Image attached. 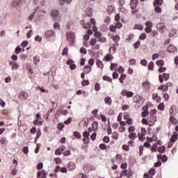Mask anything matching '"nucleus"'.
Returning a JSON list of instances; mask_svg holds the SVG:
<instances>
[{
	"label": "nucleus",
	"mask_w": 178,
	"mask_h": 178,
	"mask_svg": "<svg viewBox=\"0 0 178 178\" xmlns=\"http://www.w3.org/2000/svg\"><path fill=\"white\" fill-rule=\"evenodd\" d=\"M22 151H23L24 154H29V147H27V146L24 147V148L22 149Z\"/></svg>",
	"instance_id": "nucleus-63"
},
{
	"label": "nucleus",
	"mask_w": 178,
	"mask_h": 178,
	"mask_svg": "<svg viewBox=\"0 0 178 178\" xmlns=\"http://www.w3.org/2000/svg\"><path fill=\"white\" fill-rule=\"evenodd\" d=\"M0 143L1 145H3V144H8V140H6V138L2 137L0 140Z\"/></svg>",
	"instance_id": "nucleus-38"
},
{
	"label": "nucleus",
	"mask_w": 178,
	"mask_h": 178,
	"mask_svg": "<svg viewBox=\"0 0 178 178\" xmlns=\"http://www.w3.org/2000/svg\"><path fill=\"white\" fill-rule=\"evenodd\" d=\"M68 54H69V49L67 47H65L62 52L63 56L65 55H68Z\"/></svg>",
	"instance_id": "nucleus-43"
},
{
	"label": "nucleus",
	"mask_w": 178,
	"mask_h": 178,
	"mask_svg": "<svg viewBox=\"0 0 178 178\" xmlns=\"http://www.w3.org/2000/svg\"><path fill=\"white\" fill-rule=\"evenodd\" d=\"M130 8L131 9H136L137 8V0H131Z\"/></svg>",
	"instance_id": "nucleus-14"
},
{
	"label": "nucleus",
	"mask_w": 178,
	"mask_h": 178,
	"mask_svg": "<svg viewBox=\"0 0 178 178\" xmlns=\"http://www.w3.org/2000/svg\"><path fill=\"white\" fill-rule=\"evenodd\" d=\"M41 175H42V177ZM47 176H48V172H45V170L39 171L37 173V178H47Z\"/></svg>",
	"instance_id": "nucleus-7"
},
{
	"label": "nucleus",
	"mask_w": 178,
	"mask_h": 178,
	"mask_svg": "<svg viewBox=\"0 0 178 178\" xmlns=\"http://www.w3.org/2000/svg\"><path fill=\"white\" fill-rule=\"evenodd\" d=\"M66 63L70 66V69L71 70H75L76 66V64H74V61L72 59H69L67 60Z\"/></svg>",
	"instance_id": "nucleus-3"
},
{
	"label": "nucleus",
	"mask_w": 178,
	"mask_h": 178,
	"mask_svg": "<svg viewBox=\"0 0 178 178\" xmlns=\"http://www.w3.org/2000/svg\"><path fill=\"white\" fill-rule=\"evenodd\" d=\"M83 170H85V172L88 173V172H90V170H95V168L92 165L87 163L84 165Z\"/></svg>",
	"instance_id": "nucleus-4"
},
{
	"label": "nucleus",
	"mask_w": 178,
	"mask_h": 178,
	"mask_svg": "<svg viewBox=\"0 0 178 178\" xmlns=\"http://www.w3.org/2000/svg\"><path fill=\"white\" fill-rule=\"evenodd\" d=\"M68 169L70 170H74V169H76V164L73 162H70L69 164H68Z\"/></svg>",
	"instance_id": "nucleus-23"
},
{
	"label": "nucleus",
	"mask_w": 178,
	"mask_h": 178,
	"mask_svg": "<svg viewBox=\"0 0 178 178\" xmlns=\"http://www.w3.org/2000/svg\"><path fill=\"white\" fill-rule=\"evenodd\" d=\"M63 127H65V124H62V123H59L58 125H57V129L58 130H63Z\"/></svg>",
	"instance_id": "nucleus-61"
},
{
	"label": "nucleus",
	"mask_w": 178,
	"mask_h": 178,
	"mask_svg": "<svg viewBox=\"0 0 178 178\" xmlns=\"http://www.w3.org/2000/svg\"><path fill=\"white\" fill-rule=\"evenodd\" d=\"M158 109L159 111H163L165 109V104L163 103H161L159 106H158Z\"/></svg>",
	"instance_id": "nucleus-51"
},
{
	"label": "nucleus",
	"mask_w": 178,
	"mask_h": 178,
	"mask_svg": "<svg viewBox=\"0 0 178 178\" xmlns=\"http://www.w3.org/2000/svg\"><path fill=\"white\" fill-rule=\"evenodd\" d=\"M165 70H166V67H160L159 68L158 72H159V73H163V72H165Z\"/></svg>",
	"instance_id": "nucleus-59"
},
{
	"label": "nucleus",
	"mask_w": 178,
	"mask_h": 178,
	"mask_svg": "<svg viewBox=\"0 0 178 178\" xmlns=\"http://www.w3.org/2000/svg\"><path fill=\"white\" fill-rule=\"evenodd\" d=\"M44 35L46 38H51V37H55V31L49 30L45 32Z\"/></svg>",
	"instance_id": "nucleus-5"
},
{
	"label": "nucleus",
	"mask_w": 178,
	"mask_h": 178,
	"mask_svg": "<svg viewBox=\"0 0 178 178\" xmlns=\"http://www.w3.org/2000/svg\"><path fill=\"white\" fill-rule=\"evenodd\" d=\"M147 67H148V70H154V62L151 61L149 63Z\"/></svg>",
	"instance_id": "nucleus-46"
},
{
	"label": "nucleus",
	"mask_w": 178,
	"mask_h": 178,
	"mask_svg": "<svg viewBox=\"0 0 178 178\" xmlns=\"http://www.w3.org/2000/svg\"><path fill=\"white\" fill-rule=\"evenodd\" d=\"M138 137L140 141H144L145 140V135H143V134H138Z\"/></svg>",
	"instance_id": "nucleus-32"
},
{
	"label": "nucleus",
	"mask_w": 178,
	"mask_h": 178,
	"mask_svg": "<svg viewBox=\"0 0 178 178\" xmlns=\"http://www.w3.org/2000/svg\"><path fill=\"white\" fill-rule=\"evenodd\" d=\"M63 155L64 156H69L70 155H72V152L70 150H65L63 153Z\"/></svg>",
	"instance_id": "nucleus-49"
},
{
	"label": "nucleus",
	"mask_w": 178,
	"mask_h": 178,
	"mask_svg": "<svg viewBox=\"0 0 178 178\" xmlns=\"http://www.w3.org/2000/svg\"><path fill=\"white\" fill-rule=\"evenodd\" d=\"M83 27L85 29V30H88V29H91V23L87 22L86 24H83Z\"/></svg>",
	"instance_id": "nucleus-37"
},
{
	"label": "nucleus",
	"mask_w": 178,
	"mask_h": 178,
	"mask_svg": "<svg viewBox=\"0 0 178 178\" xmlns=\"http://www.w3.org/2000/svg\"><path fill=\"white\" fill-rule=\"evenodd\" d=\"M66 37L67 41H70V42H74V40L76 38V35L73 32H67Z\"/></svg>",
	"instance_id": "nucleus-2"
},
{
	"label": "nucleus",
	"mask_w": 178,
	"mask_h": 178,
	"mask_svg": "<svg viewBox=\"0 0 178 178\" xmlns=\"http://www.w3.org/2000/svg\"><path fill=\"white\" fill-rule=\"evenodd\" d=\"M113 60V56L111 54H107L106 56H104L103 60L104 62H111Z\"/></svg>",
	"instance_id": "nucleus-6"
},
{
	"label": "nucleus",
	"mask_w": 178,
	"mask_h": 178,
	"mask_svg": "<svg viewBox=\"0 0 178 178\" xmlns=\"http://www.w3.org/2000/svg\"><path fill=\"white\" fill-rule=\"evenodd\" d=\"M86 16H88V17H92V9L91 8H88L85 10Z\"/></svg>",
	"instance_id": "nucleus-10"
},
{
	"label": "nucleus",
	"mask_w": 178,
	"mask_h": 178,
	"mask_svg": "<svg viewBox=\"0 0 178 178\" xmlns=\"http://www.w3.org/2000/svg\"><path fill=\"white\" fill-rule=\"evenodd\" d=\"M163 0H154L153 1V6H162Z\"/></svg>",
	"instance_id": "nucleus-13"
},
{
	"label": "nucleus",
	"mask_w": 178,
	"mask_h": 178,
	"mask_svg": "<svg viewBox=\"0 0 178 178\" xmlns=\"http://www.w3.org/2000/svg\"><path fill=\"white\" fill-rule=\"evenodd\" d=\"M127 75L126 74H121L120 77L119 78L120 83H122L123 84V81H124V79H126Z\"/></svg>",
	"instance_id": "nucleus-28"
},
{
	"label": "nucleus",
	"mask_w": 178,
	"mask_h": 178,
	"mask_svg": "<svg viewBox=\"0 0 178 178\" xmlns=\"http://www.w3.org/2000/svg\"><path fill=\"white\" fill-rule=\"evenodd\" d=\"M23 3V0H13V8H16L17 6H20Z\"/></svg>",
	"instance_id": "nucleus-11"
},
{
	"label": "nucleus",
	"mask_w": 178,
	"mask_h": 178,
	"mask_svg": "<svg viewBox=\"0 0 178 178\" xmlns=\"http://www.w3.org/2000/svg\"><path fill=\"white\" fill-rule=\"evenodd\" d=\"M158 161H161L162 162H166L168 161V156L166 155L158 154L157 155Z\"/></svg>",
	"instance_id": "nucleus-9"
},
{
	"label": "nucleus",
	"mask_w": 178,
	"mask_h": 178,
	"mask_svg": "<svg viewBox=\"0 0 178 178\" xmlns=\"http://www.w3.org/2000/svg\"><path fill=\"white\" fill-rule=\"evenodd\" d=\"M103 80H104V81H108V83H112V78L109 76H104Z\"/></svg>",
	"instance_id": "nucleus-44"
},
{
	"label": "nucleus",
	"mask_w": 178,
	"mask_h": 178,
	"mask_svg": "<svg viewBox=\"0 0 178 178\" xmlns=\"http://www.w3.org/2000/svg\"><path fill=\"white\" fill-rule=\"evenodd\" d=\"M134 131H136V127L131 125L128 128V133H134Z\"/></svg>",
	"instance_id": "nucleus-31"
},
{
	"label": "nucleus",
	"mask_w": 178,
	"mask_h": 178,
	"mask_svg": "<svg viewBox=\"0 0 178 178\" xmlns=\"http://www.w3.org/2000/svg\"><path fill=\"white\" fill-rule=\"evenodd\" d=\"M96 65L99 69H104V63L99 59L96 60Z\"/></svg>",
	"instance_id": "nucleus-17"
},
{
	"label": "nucleus",
	"mask_w": 178,
	"mask_h": 178,
	"mask_svg": "<svg viewBox=\"0 0 178 178\" xmlns=\"http://www.w3.org/2000/svg\"><path fill=\"white\" fill-rule=\"evenodd\" d=\"M115 26L116 29H122V27L123 26V25L122 24V22H117Z\"/></svg>",
	"instance_id": "nucleus-60"
},
{
	"label": "nucleus",
	"mask_w": 178,
	"mask_h": 178,
	"mask_svg": "<svg viewBox=\"0 0 178 178\" xmlns=\"http://www.w3.org/2000/svg\"><path fill=\"white\" fill-rule=\"evenodd\" d=\"M51 16L52 19H55L59 16V11L56 9H53L51 11Z\"/></svg>",
	"instance_id": "nucleus-8"
},
{
	"label": "nucleus",
	"mask_w": 178,
	"mask_h": 178,
	"mask_svg": "<svg viewBox=\"0 0 178 178\" xmlns=\"http://www.w3.org/2000/svg\"><path fill=\"white\" fill-rule=\"evenodd\" d=\"M112 40H113V41H114V42L115 43V44H118V45H119V41L120 40V36H119V35H114V36H113V38H112Z\"/></svg>",
	"instance_id": "nucleus-19"
},
{
	"label": "nucleus",
	"mask_w": 178,
	"mask_h": 178,
	"mask_svg": "<svg viewBox=\"0 0 178 178\" xmlns=\"http://www.w3.org/2000/svg\"><path fill=\"white\" fill-rule=\"evenodd\" d=\"M83 141L84 144H88L90 143V138H83Z\"/></svg>",
	"instance_id": "nucleus-64"
},
{
	"label": "nucleus",
	"mask_w": 178,
	"mask_h": 178,
	"mask_svg": "<svg viewBox=\"0 0 178 178\" xmlns=\"http://www.w3.org/2000/svg\"><path fill=\"white\" fill-rule=\"evenodd\" d=\"M147 38V33H143L140 35V37H139V39L140 40H145Z\"/></svg>",
	"instance_id": "nucleus-56"
},
{
	"label": "nucleus",
	"mask_w": 178,
	"mask_h": 178,
	"mask_svg": "<svg viewBox=\"0 0 178 178\" xmlns=\"http://www.w3.org/2000/svg\"><path fill=\"white\" fill-rule=\"evenodd\" d=\"M178 135L177 133L174 132L173 135L170 138V141L172 143H176L177 141Z\"/></svg>",
	"instance_id": "nucleus-15"
},
{
	"label": "nucleus",
	"mask_w": 178,
	"mask_h": 178,
	"mask_svg": "<svg viewBox=\"0 0 178 178\" xmlns=\"http://www.w3.org/2000/svg\"><path fill=\"white\" fill-rule=\"evenodd\" d=\"M127 124L129 126H133V118H128V120H125Z\"/></svg>",
	"instance_id": "nucleus-41"
},
{
	"label": "nucleus",
	"mask_w": 178,
	"mask_h": 178,
	"mask_svg": "<svg viewBox=\"0 0 178 178\" xmlns=\"http://www.w3.org/2000/svg\"><path fill=\"white\" fill-rule=\"evenodd\" d=\"M170 120L173 123V124H177L178 121L176 119V118L173 117V115H171L170 118Z\"/></svg>",
	"instance_id": "nucleus-29"
},
{
	"label": "nucleus",
	"mask_w": 178,
	"mask_h": 178,
	"mask_svg": "<svg viewBox=\"0 0 178 178\" xmlns=\"http://www.w3.org/2000/svg\"><path fill=\"white\" fill-rule=\"evenodd\" d=\"M95 91H99L101 90V86L99 85V83H95Z\"/></svg>",
	"instance_id": "nucleus-54"
},
{
	"label": "nucleus",
	"mask_w": 178,
	"mask_h": 178,
	"mask_svg": "<svg viewBox=\"0 0 178 178\" xmlns=\"http://www.w3.org/2000/svg\"><path fill=\"white\" fill-rule=\"evenodd\" d=\"M154 12L156 13H161L162 12V8H161V6H154Z\"/></svg>",
	"instance_id": "nucleus-25"
},
{
	"label": "nucleus",
	"mask_w": 178,
	"mask_h": 178,
	"mask_svg": "<svg viewBox=\"0 0 178 178\" xmlns=\"http://www.w3.org/2000/svg\"><path fill=\"white\" fill-rule=\"evenodd\" d=\"M104 102L106 105H112V99L111 97H106L104 98Z\"/></svg>",
	"instance_id": "nucleus-18"
},
{
	"label": "nucleus",
	"mask_w": 178,
	"mask_h": 178,
	"mask_svg": "<svg viewBox=\"0 0 178 178\" xmlns=\"http://www.w3.org/2000/svg\"><path fill=\"white\" fill-rule=\"evenodd\" d=\"M54 29L55 30H60V24L58 22H56L54 24Z\"/></svg>",
	"instance_id": "nucleus-47"
},
{
	"label": "nucleus",
	"mask_w": 178,
	"mask_h": 178,
	"mask_svg": "<svg viewBox=\"0 0 178 178\" xmlns=\"http://www.w3.org/2000/svg\"><path fill=\"white\" fill-rule=\"evenodd\" d=\"M143 151H144V146L140 145L139 147V156H141V155H143Z\"/></svg>",
	"instance_id": "nucleus-58"
},
{
	"label": "nucleus",
	"mask_w": 178,
	"mask_h": 178,
	"mask_svg": "<svg viewBox=\"0 0 178 178\" xmlns=\"http://www.w3.org/2000/svg\"><path fill=\"white\" fill-rule=\"evenodd\" d=\"M84 72L86 73V74H88V73H90V72H91V67H90V65H87L84 67Z\"/></svg>",
	"instance_id": "nucleus-30"
},
{
	"label": "nucleus",
	"mask_w": 178,
	"mask_h": 178,
	"mask_svg": "<svg viewBox=\"0 0 178 178\" xmlns=\"http://www.w3.org/2000/svg\"><path fill=\"white\" fill-rule=\"evenodd\" d=\"M124 120H127L128 119H130V113L125 112L124 113Z\"/></svg>",
	"instance_id": "nucleus-50"
},
{
	"label": "nucleus",
	"mask_w": 178,
	"mask_h": 178,
	"mask_svg": "<svg viewBox=\"0 0 178 178\" xmlns=\"http://www.w3.org/2000/svg\"><path fill=\"white\" fill-rule=\"evenodd\" d=\"M168 52H175L176 51V47L172 44H170L167 48Z\"/></svg>",
	"instance_id": "nucleus-20"
},
{
	"label": "nucleus",
	"mask_w": 178,
	"mask_h": 178,
	"mask_svg": "<svg viewBox=\"0 0 178 178\" xmlns=\"http://www.w3.org/2000/svg\"><path fill=\"white\" fill-rule=\"evenodd\" d=\"M92 129L93 131H97L98 130V122L97 121L93 122L92 124Z\"/></svg>",
	"instance_id": "nucleus-21"
},
{
	"label": "nucleus",
	"mask_w": 178,
	"mask_h": 178,
	"mask_svg": "<svg viewBox=\"0 0 178 178\" xmlns=\"http://www.w3.org/2000/svg\"><path fill=\"white\" fill-rule=\"evenodd\" d=\"M169 79H170V74H169L164 73L163 74V75L162 74L159 75V80L160 83H163V79L165 80V81H168Z\"/></svg>",
	"instance_id": "nucleus-1"
},
{
	"label": "nucleus",
	"mask_w": 178,
	"mask_h": 178,
	"mask_svg": "<svg viewBox=\"0 0 178 178\" xmlns=\"http://www.w3.org/2000/svg\"><path fill=\"white\" fill-rule=\"evenodd\" d=\"M102 33H101L99 31L95 32L94 37H95V38L99 39L100 37H102Z\"/></svg>",
	"instance_id": "nucleus-39"
},
{
	"label": "nucleus",
	"mask_w": 178,
	"mask_h": 178,
	"mask_svg": "<svg viewBox=\"0 0 178 178\" xmlns=\"http://www.w3.org/2000/svg\"><path fill=\"white\" fill-rule=\"evenodd\" d=\"M73 135L76 137V138H78V139L81 138V134L79 131H74Z\"/></svg>",
	"instance_id": "nucleus-33"
},
{
	"label": "nucleus",
	"mask_w": 178,
	"mask_h": 178,
	"mask_svg": "<svg viewBox=\"0 0 178 178\" xmlns=\"http://www.w3.org/2000/svg\"><path fill=\"white\" fill-rule=\"evenodd\" d=\"M116 161L118 163H122V154H117L115 157Z\"/></svg>",
	"instance_id": "nucleus-26"
},
{
	"label": "nucleus",
	"mask_w": 178,
	"mask_h": 178,
	"mask_svg": "<svg viewBox=\"0 0 178 178\" xmlns=\"http://www.w3.org/2000/svg\"><path fill=\"white\" fill-rule=\"evenodd\" d=\"M140 45H141V42H140V40L136 41L134 44V47L135 49H138V48H140Z\"/></svg>",
	"instance_id": "nucleus-36"
},
{
	"label": "nucleus",
	"mask_w": 178,
	"mask_h": 178,
	"mask_svg": "<svg viewBox=\"0 0 178 178\" xmlns=\"http://www.w3.org/2000/svg\"><path fill=\"white\" fill-rule=\"evenodd\" d=\"M149 115V112L148 111H144L142 112V117L143 118H147Z\"/></svg>",
	"instance_id": "nucleus-55"
},
{
	"label": "nucleus",
	"mask_w": 178,
	"mask_h": 178,
	"mask_svg": "<svg viewBox=\"0 0 178 178\" xmlns=\"http://www.w3.org/2000/svg\"><path fill=\"white\" fill-rule=\"evenodd\" d=\"M156 173V171L155 168H151L150 170H149V175H150V176H155Z\"/></svg>",
	"instance_id": "nucleus-40"
},
{
	"label": "nucleus",
	"mask_w": 178,
	"mask_h": 178,
	"mask_svg": "<svg viewBox=\"0 0 178 178\" xmlns=\"http://www.w3.org/2000/svg\"><path fill=\"white\" fill-rule=\"evenodd\" d=\"M33 63L35 65H38V63H40V57L38 56H35L33 57Z\"/></svg>",
	"instance_id": "nucleus-35"
},
{
	"label": "nucleus",
	"mask_w": 178,
	"mask_h": 178,
	"mask_svg": "<svg viewBox=\"0 0 178 178\" xmlns=\"http://www.w3.org/2000/svg\"><path fill=\"white\" fill-rule=\"evenodd\" d=\"M118 67V63H112L111 64L110 69L111 70H113L114 69H116Z\"/></svg>",
	"instance_id": "nucleus-57"
},
{
	"label": "nucleus",
	"mask_w": 178,
	"mask_h": 178,
	"mask_svg": "<svg viewBox=\"0 0 178 178\" xmlns=\"http://www.w3.org/2000/svg\"><path fill=\"white\" fill-rule=\"evenodd\" d=\"M152 99L156 101V102H157V104H159V102H161V97L158 95V93L152 94Z\"/></svg>",
	"instance_id": "nucleus-12"
},
{
	"label": "nucleus",
	"mask_w": 178,
	"mask_h": 178,
	"mask_svg": "<svg viewBox=\"0 0 178 178\" xmlns=\"http://www.w3.org/2000/svg\"><path fill=\"white\" fill-rule=\"evenodd\" d=\"M112 138L113 140H119V134L117 132H114L112 134Z\"/></svg>",
	"instance_id": "nucleus-34"
},
{
	"label": "nucleus",
	"mask_w": 178,
	"mask_h": 178,
	"mask_svg": "<svg viewBox=\"0 0 178 178\" xmlns=\"http://www.w3.org/2000/svg\"><path fill=\"white\" fill-rule=\"evenodd\" d=\"M123 176H127V170H123L120 175V177H123Z\"/></svg>",
	"instance_id": "nucleus-52"
},
{
	"label": "nucleus",
	"mask_w": 178,
	"mask_h": 178,
	"mask_svg": "<svg viewBox=\"0 0 178 178\" xmlns=\"http://www.w3.org/2000/svg\"><path fill=\"white\" fill-rule=\"evenodd\" d=\"M156 64L157 65V66H163L165 65V62L163 61V60H160L156 61Z\"/></svg>",
	"instance_id": "nucleus-48"
},
{
	"label": "nucleus",
	"mask_w": 178,
	"mask_h": 178,
	"mask_svg": "<svg viewBox=\"0 0 178 178\" xmlns=\"http://www.w3.org/2000/svg\"><path fill=\"white\" fill-rule=\"evenodd\" d=\"M95 44H97V39L95 38H92L90 40V45H91L92 47L95 45Z\"/></svg>",
	"instance_id": "nucleus-45"
},
{
	"label": "nucleus",
	"mask_w": 178,
	"mask_h": 178,
	"mask_svg": "<svg viewBox=\"0 0 178 178\" xmlns=\"http://www.w3.org/2000/svg\"><path fill=\"white\" fill-rule=\"evenodd\" d=\"M122 149H124V151H130V147H129V145H122Z\"/></svg>",
	"instance_id": "nucleus-62"
},
{
	"label": "nucleus",
	"mask_w": 178,
	"mask_h": 178,
	"mask_svg": "<svg viewBox=\"0 0 178 178\" xmlns=\"http://www.w3.org/2000/svg\"><path fill=\"white\" fill-rule=\"evenodd\" d=\"M116 26L114 25H111L109 27V30L111 31V33H116Z\"/></svg>",
	"instance_id": "nucleus-42"
},
{
	"label": "nucleus",
	"mask_w": 178,
	"mask_h": 178,
	"mask_svg": "<svg viewBox=\"0 0 178 178\" xmlns=\"http://www.w3.org/2000/svg\"><path fill=\"white\" fill-rule=\"evenodd\" d=\"M134 30H143V25L141 24H136L134 26Z\"/></svg>",
	"instance_id": "nucleus-53"
},
{
	"label": "nucleus",
	"mask_w": 178,
	"mask_h": 178,
	"mask_svg": "<svg viewBox=\"0 0 178 178\" xmlns=\"http://www.w3.org/2000/svg\"><path fill=\"white\" fill-rule=\"evenodd\" d=\"M19 98L21 99H27V98H29V94H27L26 92H22L19 95Z\"/></svg>",
	"instance_id": "nucleus-16"
},
{
	"label": "nucleus",
	"mask_w": 178,
	"mask_h": 178,
	"mask_svg": "<svg viewBox=\"0 0 178 178\" xmlns=\"http://www.w3.org/2000/svg\"><path fill=\"white\" fill-rule=\"evenodd\" d=\"M165 151H166V147L165 146L159 147L158 149V152L160 154H165Z\"/></svg>",
	"instance_id": "nucleus-27"
},
{
	"label": "nucleus",
	"mask_w": 178,
	"mask_h": 178,
	"mask_svg": "<svg viewBox=\"0 0 178 178\" xmlns=\"http://www.w3.org/2000/svg\"><path fill=\"white\" fill-rule=\"evenodd\" d=\"M128 137L129 138H131V140H136V138H137V134L135 132H131L129 133Z\"/></svg>",
	"instance_id": "nucleus-22"
},
{
	"label": "nucleus",
	"mask_w": 178,
	"mask_h": 178,
	"mask_svg": "<svg viewBox=\"0 0 178 178\" xmlns=\"http://www.w3.org/2000/svg\"><path fill=\"white\" fill-rule=\"evenodd\" d=\"M142 87H144V88H145V90H149V88H151V86L149 85V82H148V81L144 82L142 84Z\"/></svg>",
	"instance_id": "nucleus-24"
}]
</instances>
